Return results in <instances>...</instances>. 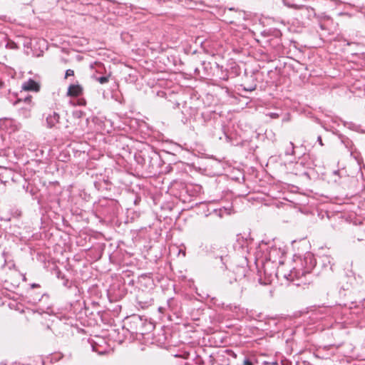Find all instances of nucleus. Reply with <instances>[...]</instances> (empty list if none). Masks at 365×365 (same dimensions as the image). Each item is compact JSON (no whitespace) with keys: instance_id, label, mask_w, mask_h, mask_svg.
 <instances>
[{"instance_id":"f257e3e1","label":"nucleus","mask_w":365,"mask_h":365,"mask_svg":"<svg viewBox=\"0 0 365 365\" xmlns=\"http://www.w3.org/2000/svg\"><path fill=\"white\" fill-rule=\"evenodd\" d=\"M83 93V88L79 84H71L68 86L67 96L69 97H78Z\"/></svg>"},{"instance_id":"f03ea898","label":"nucleus","mask_w":365,"mask_h":365,"mask_svg":"<svg viewBox=\"0 0 365 365\" xmlns=\"http://www.w3.org/2000/svg\"><path fill=\"white\" fill-rule=\"evenodd\" d=\"M22 89L26 91L38 92L40 89V86L35 81L29 79L22 85Z\"/></svg>"},{"instance_id":"7ed1b4c3","label":"nucleus","mask_w":365,"mask_h":365,"mask_svg":"<svg viewBox=\"0 0 365 365\" xmlns=\"http://www.w3.org/2000/svg\"><path fill=\"white\" fill-rule=\"evenodd\" d=\"M59 115L56 112L48 115L46 118L48 127L50 128L54 127L59 122Z\"/></svg>"},{"instance_id":"20e7f679","label":"nucleus","mask_w":365,"mask_h":365,"mask_svg":"<svg viewBox=\"0 0 365 365\" xmlns=\"http://www.w3.org/2000/svg\"><path fill=\"white\" fill-rule=\"evenodd\" d=\"M108 76H101L100 78H98V81L101 83V84H104V83H106L107 82H108Z\"/></svg>"},{"instance_id":"39448f33","label":"nucleus","mask_w":365,"mask_h":365,"mask_svg":"<svg viewBox=\"0 0 365 365\" xmlns=\"http://www.w3.org/2000/svg\"><path fill=\"white\" fill-rule=\"evenodd\" d=\"M74 76V71L71 70V69H68L66 71L65 78H68L70 76Z\"/></svg>"},{"instance_id":"423d86ee","label":"nucleus","mask_w":365,"mask_h":365,"mask_svg":"<svg viewBox=\"0 0 365 365\" xmlns=\"http://www.w3.org/2000/svg\"><path fill=\"white\" fill-rule=\"evenodd\" d=\"M243 365H253V364L250 360L245 359L243 362Z\"/></svg>"},{"instance_id":"0eeeda50","label":"nucleus","mask_w":365,"mask_h":365,"mask_svg":"<svg viewBox=\"0 0 365 365\" xmlns=\"http://www.w3.org/2000/svg\"><path fill=\"white\" fill-rule=\"evenodd\" d=\"M269 115L272 118H277L279 117V115L277 113H271L270 114H269Z\"/></svg>"},{"instance_id":"6e6552de","label":"nucleus","mask_w":365,"mask_h":365,"mask_svg":"<svg viewBox=\"0 0 365 365\" xmlns=\"http://www.w3.org/2000/svg\"><path fill=\"white\" fill-rule=\"evenodd\" d=\"M256 88V86H254V87H252V88H245V90L246 91H255Z\"/></svg>"},{"instance_id":"1a4fd4ad","label":"nucleus","mask_w":365,"mask_h":365,"mask_svg":"<svg viewBox=\"0 0 365 365\" xmlns=\"http://www.w3.org/2000/svg\"><path fill=\"white\" fill-rule=\"evenodd\" d=\"M3 82L0 81V87H1L3 86Z\"/></svg>"},{"instance_id":"9d476101","label":"nucleus","mask_w":365,"mask_h":365,"mask_svg":"<svg viewBox=\"0 0 365 365\" xmlns=\"http://www.w3.org/2000/svg\"><path fill=\"white\" fill-rule=\"evenodd\" d=\"M274 365H278V363L277 362H275L273 364Z\"/></svg>"}]
</instances>
